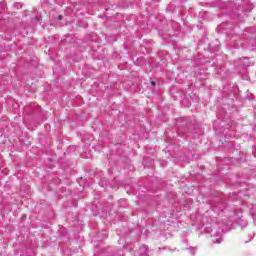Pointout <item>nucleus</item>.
<instances>
[{"instance_id": "nucleus-1", "label": "nucleus", "mask_w": 256, "mask_h": 256, "mask_svg": "<svg viewBox=\"0 0 256 256\" xmlns=\"http://www.w3.org/2000/svg\"><path fill=\"white\" fill-rule=\"evenodd\" d=\"M150 83H151V85H153V86L157 85V83H156L155 81H151Z\"/></svg>"}, {"instance_id": "nucleus-2", "label": "nucleus", "mask_w": 256, "mask_h": 256, "mask_svg": "<svg viewBox=\"0 0 256 256\" xmlns=\"http://www.w3.org/2000/svg\"><path fill=\"white\" fill-rule=\"evenodd\" d=\"M58 19L61 21V19H63V16H62V15H59V16H58Z\"/></svg>"}]
</instances>
